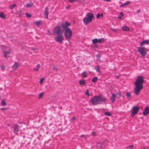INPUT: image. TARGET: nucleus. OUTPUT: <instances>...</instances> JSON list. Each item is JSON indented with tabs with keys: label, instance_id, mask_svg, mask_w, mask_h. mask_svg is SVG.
<instances>
[{
	"label": "nucleus",
	"instance_id": "f257e3e1",
	"mask_svg": "<svg viewBox=\"0 0 149 149\" xmlns=\"http://www.w3.org/2000/svg\"><path fill=\"white\" fill-rule=\"evenodd\" d=\"M144 80L143 77L140 76L137 77V78L134 83L135 86L134 90V94L138 95L140 91L143 88V84L144 82Z\"/></svg>",
	"mask_w": 149,
	"mask_h": 149
},
{
	"label": "nucleus",
	"instance_id": "f03ea898",
	"mask_svg": "<svg viewBox=\"0 0 149 149\" xmlns=\"http://www.w3.org/2000/svg\"><path fill=\"white\" fill-rule=\"evenodd\" d=\"M107 99L103 97L102 94L99 95L97 96H95L92 98L91 102L92 104L95 105L97 104H102L106 103Z\"/></svg>",
	"mask_w": 149,
	"mask_h": 149
},
{
	"label": "nucleus",
	"instance_id": "7ed1b4c3",
	"mask_svg": "<svg viewBox=\"0 0 149 149\" xmlns=\"http://www.w3.org/2000/svg\"><path fill=\"white\" fill-rule=\"evenodd\" d=\"M54 35L56 34V35L62 34L63 31L61 29V27L59 26H56L53 31Z\"/></svg>",
	"mask_w": 149,
	"mask_h": 149
},
{
	"label": "nucleus",
	"instance_id": "20e7f679",
	"mask_svg": "<svg viewBox=\"0 0 149 149\" xmlns=\"http://www.w3.org/2000/svg\"><path fill=\"white\" fill-rule=\"evenodd\" d=\"M138 51L140 54L141 56H144L146 54V52L147 49L144 47H139L138 48Z\"/></svg>",
	"mask_w": 149,
	"mask_h": 149
},
{
	"label": "nucleus",
	"instance_id": "39448f33",
	"mask_svg": "<svg viewBox=\"0 0 149 149\" xmlns=\"http://www.w3.org/2000/svg\"><path fill=\"white\" fill-rule=\"evenodd\" d=\"M64 35L66 39H70L72 36V31L70 29L65 30Z\"/></svg>",
	"mask_w": 149,
	"mask_h": 149
},
{
	"label": "nucleus",
	"instance_id": "423d86ee",
	"mask_svg": "<svg viewBox=\"0 0 149 149\" xmlns=\"http://www.w3.org/2000/svg\"><path fill=\"white\" fill-rule=\"evenodd\" d=\"M58 36L54 38V40L56 42L61 44H63V38L62 34L57 35Z\"/></svg>",
	"mask_w": 149,
	"mask_h": 149
},
{
	"label": "nucleus",
	"instance_id": "0eeeda50",
	"mask_svg": "<svg viewBox=\"0 0 149 149\" xmlns=\"http://www.w3.org/2000/svg\"><path fill=\"white\" fill-rule=\"evenodd\" d=\"M139 109L140 108L139 107L134 106L132 107V111L131 113V116L132 117H134L135 115L138 113Z\"/></svg>",
	"mask_w": 149,
	"mask_h": 149
},
{
	"label": "nucleus",
	"instance_id": "6e6552de",
	"mask_svg": "<svg viewBox=\"0 0 149 149\" xmlns=\"http://www.w3.org/2000/svg\"><path fill=\"white\" fill-rule=\"evenodd\" d=\"M70 25V24L68 22H66L65 23H62L61 24V26L63 30H66L70 29L68 27Z\"/></svg>",
	"mask_w": 149,
	"mask_h": 149
},
{
	"label": "nucleus",
	"instance_id": "1a4fd4ad",
	"mask_svg": "<svg viewBox=\"0 0 149 149\" xmlns=\"http://www.w3.org/2000/svg\"><path fill=\"white\" fill-rule=\"evenodd\" d=\"M98 149H104L105 148L104 141H103L97 143L96 145Z\"/></svg>",
	"mask_w": 149,
	"mask_h": 149
},
{
	"label": "nucleus",
	"instance_id": "9d476101",
	"mask_svg": "<svg viewBox=\"0 0 149 149\" xmlns=\"http://www.w3.org/2000/svg\"><path fill=\"white\" fill-rule=\"evenodd\" d=\"M13 128L14 133L15 134L17 135L18 134V132L19 130V126L17 124H16L14 125Z\"/></svg>",
	"mask_w": 149,
	"mask_h": 149
},
{
	"label": "nucleus",
	"instance_id": "9b49d317",
	"mask_svg": "<svg viewBox=\"0 0 149 149\" xmlns=\"http://www.w3.org/2000/svg\"><path fill=\"white\" fill-rule=\"evenodd\" d=\"M143 114L144 116H146L149 114V107H146L143 112Z\"/></svg>",
	"mask_w": 149,
	"mask_h": 149
},
{
	"label": "nucleus",
	"instance_id": "f8f14e48",
	"mask_svg": "<svg viewBox=\"0 0 149 149\" xmlns=\"http://www.w3.org/2000/svg\"><path fill=\"white\" fill-rule=\"evenodd\" d=\"M86 16L91 21L93 18L94 15L92 13H88L86 15Z\"/></svg>",
	"mask_w": 149,
	"mask_h": 149
},
{
	"label": "nucleus",
	"instance_id": "ddd939ff",
	"mask_svg": "<svg viewBox=\"0 0 149 149\" xmlns=\"http://www.w3.org/2000/svg\"><path fill=\"white\" fill-rule=\"evenodd\" d=\"M91 21L87 17H85L84 19L83 22L85 25H86L88 24L89 22Z\"/></svg>",
	"mask_w": 149,
	"mask_h": 149
},
{
	"label": "nucleus",
	"instance_id": "4468645a",
	"mask_svg": "<svg viewBox=\"0 0 149 149\" xmlns=\"http://www.w3.org/2000/svg\"><path fill=\"white\" fill-rule=\"evenodd\" d=\"M44 13L45 18L47 19L48 16V7H46L45 8Z\"/></svg>",
	"mask_w": 149,
	"mask_h": 149
},
{
	"label": "nucleus",
	"instance_id": "2eb2a0df",
	"mask_svg": "<svg viewBox=\"0 0 149 149\" xmlns=\"http://www.w3.org/2000/svg\"><path fill=\"white\" fill-rule=\"evenodd\" d=\"M121 29L124 31H128L130 30V28L127 26H123L121 27Z\"/></svg>",
	"mask_w": 149,
	"mask_h": 149
},
{
	"label": "nucleus",
	"instance_id": "dca6fc26",
	"mask_svg": "<svg viewBox=\"0 0 149 149\" xmlns=\"http://www.w3.org/2000/svg\"><path fill=\"white\" fill-rule=\"evenodd\" d=\"M19 66V64L17 62H15L14 64L12 66V67L14 70L16 69Z\"/></svg>",
	"mask_w": 149,
	"mask_h": 149
},
{
	"label": "nucleus",
	"instance_id": "f3484780",
	"mask_svg": "<svg viewBox=\"0 0 149 149\" xmlns=\"http://www.w3.org/2000/svg\"><path fill=\"white\" fill-rule=\"evenodd\" d=\"M10 50H9L7 51H5L4 52V55L5 58H7V54H10Z\"/></svg>",
	"mask_w": 149,
	"mask_h": 149
},
{
	"label": "nucleus",
	"instance_id": "a211bd4d",
	"mask_svg": "<svg viewBox=\"0 0 149 149\" xmlns=\"http://www.w3.org/2000/svg\"><path fill=\"white\" fill-rule=\"evenodd\" d=\"M116 96V95L114 93H112L111 98V100L112 102H113L115 101V97Z\"/></svg>",
	"mask_w": 149,
	"mask_h": 149
},
{
	"label": "nucleus",
	"instance_id": "6ab92c4d",
	"mask_svg": "<svg viewBox=\"0 0 149 149\" xmlns=\"http://www.w3.org/2000/svg\"><path fill=\"white\" fill-rule=\"evenodd\" d=\"M116 95V97L119 99L120 98V97H125L124 96H123L121 93L120 92L117 93Z\"/></svg>",
	"mask_w": 149,
	"mask_h": 149
},
{
	"label": "nucleus",
	"instance_id": "aec40b11",
	"mask_svg": "<svg viewBox=\"0 0 149 149\" xmlns=\"http://www.w3.org/2000/svg\"><path fill=\"white\" fill-rule=\"evenodd\" d=\"M85 81L84 80H80L79 81V84L81 85L84 86L85 85Z\"/></svg>",
	"mask_w": 149,
	"mask_h": 149
},
{
	"label": "nucleus",
	"instance_id": "412c9836",
	"mask_svg": "<svg viewBox=\"0 0 149 149\" xmlns=\"http://www.w3.org/2000/svg\"><path fill=\"white\" fill-rule=\"evenodd\" d=\"M33 3L32 2H31L30 3H27L25 5V6L27 8H29L30 7H31L32 6H33Z\"/></svg>",
	"mask_w": 149,
	"mask_h": 149
},
{
	"label": "nucleus",
	"instance_id": "4be33fe9",
	"mask_svg": "<svg viewBox=\"0 0 149 149\" xmlns=\"http://www.w3.org/2000/svg\"><path fill=\"white\" fill-rule=\"evenodd\" d=\"M130 3V1H126L125 3L120 5V7H123L124 6L127 5L129 4Z\"/></svg>",
	"mask_w": 149,
	"mask_h": 149
},
{
	"label": "nucleus",
	"instance_id": "5701e85b",
	"mask_svg": "<svg viewBox=\"0 0 149 149\" xmlns=\"http://www.w3.org/2000/svg\"><path fill=\"white\" fill-rule=\"evenodd\" d=\"M0 17L2 19H4L6 17V16L4 15L3 12H0Z\"/></svg>",
	"mask_w": 149,
	"mask_h": 149
},
{
	"label": "nucleus",
	"instance_id": "b1692460",
	"mask_svg": "<svg viewBox=\"0 0 149 149\" xmlns=\"http://www.w3.org/2000/svg\"><path fill=\"white\" fill-rule=\"evenodd\" d=\"M94 69L96 70L98 73H100L101 71L99 67L95 66L94 67Z\"/></svg>",
	"mask_w": 149,
	"mask_h": 149
},
{
	"label": "nucleus",
	"instance_id": "393cba45",
	"mask_svg": "<svg viewBox=\"0 0 149 149\" xmlns=\"http://www.w3.org/2000/svg\"><path fill=\"white\" fill-rule=\"evenodd\" d=\"M17 14L19 16H21L22 14V11L21 10L17 11L16 12Z\"/></svg>",
	"mask_w": 149,
	"mask_h": 149
},
{
	"label": "nucleus",
	"instance_id": "a878e982",
	"mask_svg": "<svg viewBox=\"0 0 149 149\" xmlns=\"http://www.w3.org/2000/svg\"><path fill=\"white\" fill-rule=\"evenodd\" d=\"M126 95L127 96V99L128 100L130 98V97L131 96V94L129 92H127L126 93Z\"/></svg>",
	"mask_w": 149,
	"mask_h": 149
},
{
	"label": "nucleus",
	"instance_id": "bb28decb",
	"mask_svg": "<svg viewBox=\"0 0 149 149\" xmlns=\"http://www.w3.org/2000/svg\"><path fill=\"white\" fill-rule=\"evenodd\" d=\"M104 39L103 38H101L99 39H98V43H100L102 42H104Z\"/></svg>",
	"mask_w": 149,
	"mask_h": 149
},
{
	"label": "nucleus",
	"instance_id": "cd10ccee",
	"mask_svg": "<svg viewBox=\"0 0 149 149\" xmlns=\"http://www.w3.org/2000/svg\"><path fill=\"white\" fill-rule=\"evenodd\" d=\"M92 42L94 44L98 43V39L97 38H95L92 40Z\"/></svg>",
	"mask_w": 149,
	"mask_h": 149
},
{
	"label": "nucleus",
	"instance_id": "c85d7f7f",
	"mask_svg": "<svg viewBox=\"0 0 149 149\" xmlns=\"http://www.w3.org/2000/svg\"><path fill=\"white\" fill-rule=\"evenodd\" d=\"M52 69L55 72H57L58 70V69L57 68L56 66L55 65H53Z\"/></svg>",
	"mask_w": 149,
	"mask_h": 149
},
{
	"label": "nucleus",
	"instance_id": "c756f323",
	"mask_svg": "<svg viewBox=\"0 0 149 149\" xmlns=\"http://www.w3.org/2000/svg\"><path fill=\"white\" fill-rule=\"evenodd\" d=\"M41 23V21H37L35 22L34 24L35 25H36L37 26H39L40 25Z\"/></svg>",
	"mask_w": 149,
	"mask_h": 149
},
{
	"label": "nucleus",
	"instance_id": "7c9ffc66",
	"mask_svg": "<svg viewBox=\"0 0 149 149\" xmlns=\"http://www.w3.org/2000/svg\"><path fill=\"white\" fill-rule=\"evenodd\" d=\"M104 114L108 116H110L111 115V113L109 112H106L104 113Z\"/></svg>",
	"mask_w": 149,
	"mask_h": 149
},
{
	"label": "nucleus",
	"instance_id": "2f4dec72",
	"mask_svg": "<svg viewBox=\"0 0 149 149\" xmlns=\"http://www.w3.org/2000/svg\"><path fill=\"white\" fill-rule=\"evenodd\" d=\"M1 104L3 106H5L6 105V102L3 99L2 100Z\"/></svg>",
	"mask_w": 149,
	"mask_h": 149
},
{
	"label": "nucleus",
	"instance_id": "473e14b6",
	"mask_svg": "<svg viewBox=\"0 0 149 149\" xmlns=\"http://www.w3.org/2000/svg\"><path fill=\"white\" fill-rule=\"evenodd\" d=\"M98 80V78L97 77H95V78L93 79L92 81L93 83L96 82Z\"/></svg>",
	"mask_w": 149,
	"mask_h": 149
},
{
	"label": "nucleus",
	"instance_id": "72a5a7b5",
	"mask_svg": "<svg viewBox=\"0 0 149 149\" xmlns=\"http://www.w3.org/2000/svg\"><path fill=\"white\" fill-rule=\"evenodd\" d=\"M82 77L83 78H86L87 76L85 72H83L81 74Z\"/></svg>",
	"mask_w": 149,
	"mask_h": 149
},
{
	"label": "nucleus",
	"instance_id": "f704fd0d",
	"mask_svg": "<svg viewBox=\"0 0 149 149\" xmlns=\"http://www.w3.org/2000/svg\"><path fill=\"white\" fill-rule=\"evenodd\" d=\"M16 6V4H14L11 5L10 7V9H13Z\"/></svg>",
	"mask_w": 149,
	"mask_h": 149
},
{
	"label": "nucleus",
	"instance_id": "c9c22d12",
	"mask_svg": "<svg viewBox=\"0 0 149 149\" xmlns=\"http://www.w3.org/2000/svg\"><path fill=\"white\" fill-rule=\"evenodd\" d=\"M143 42L144 44H149V40H144Z\"/></svg>",
	"mask_w": 149,
	"mask_h": 149
},
{
	"label": "nucleus",
	"instance_id": "e433bc0d",
	"mask_svg": "<svg viewBox=\"0 0 149 149\" xmlns=\"http://www.w3.org/2000/svg\"><path fill=\"white\" fill-rule=\"evenodd\" d=\"M44 94V93L42 92L40 93L39 95V99H41L43 95Z\"/></svg>",
	"mask_w": 149,
	"mask_h": 149
},
{
	"label": "nucleus",
	"instance_id": "4c0bfd02",
	"mask_svg": "<svg viewBox=\"0 0 149 149\" xmlns=\"http://www.w3.org/2000/svg\"><path fill=\"white\" fill-rule=\"evenodd\" d=\"M24 140L25 141H28L29 140V138H28L27 137L25 136L24 137Z\"/></svg>",
	"mask_w": 149,
	"mask_h": 149
},
{
	"label": "nucleus",
	"instance_id": "58836bf2",
	"mask_svg": "<svg viewBox=\"0 0 149 149\" xmlns=\"http://www.w3.org/2000/svg\"><path fill=\"white\" fill-rule=\"evenodd\" d=\"M123 14L122 12H120V15L118 17V19H121V17L123 16Z\"/></svg>",
	"mask_w": 149,
	"mask_h": 149
},
{
	"label": "nucleus",
	"instance_id": "ea45409f",
	"mask_svg": "<svg viewBox=\"0 0 149 149\" xmlns=\"http://www.w3.org/2000/svg\"><path fill=\"white\" fill-rule=\"evenodd\" d=\"M26 16L27 17L29 18V17H31V14H28L27 12L26 13Z\"/></svg>",
	"mask_w": 149,
	"mask_h": 149
},
{
	"label": "nucleus",
	"instance_id": "a19ab883",
	"mask_svg": "<svg viewBox=\"0 0 149 149\" xmlns=\"http://www.w3.org/2000/svg\"><path fill=\"white\" fill-rule=\"evenodd\" d=\"M85 94L88 96H90V95L89 92L88 90H87L86 92L85 93Z\"/></svg>",
	"mask_w": 149,
	"mask_h": 149
},
{
	"label": "nucleus",
	"instance_id": "79ce46f5",
	"mask_svg": "<svg viewBox=\"0 0 149 149\" xmlns=\"http://www.w3.org/2000/svg\"><path fill=\"white\" fill-rule=\"evenodd\" d=\"M44 80V78H42L40 81V84H41L42 83V82Z\"/></svg>",
	"mask_w": 149,
	"mask_h": 149
},
{
	"label": "nucleus",
	"instance_id": "37998d69",
	"mask_svg": "<svg viewBox=\"0 0 149 149\" xmlns=\"http://www.w3.org/2000/svg\"><path fill=\"white\" fill-rule=\"evenodd\" d=\"M133 145H130L127 147V148H130V149H132L133 148Z\"/></svg>",
	"mask_w": 149,
	"mask_h": 149
},
{
	"label": "nucleus",
	"instance_id": "c03bdc74",
	"mask_svg": "<svg viewBox=\"0 0 149 149\" xmlns=\"http://www.w3.org/2000/svg\"><path fill=\"white\" fill-rule=\"evenodd\" d=\"M1 69L3 70L5 68V66L3 65H1Z\"/></svg>",
	"mask_w": 149,
	"mask_h": 149
},
{
	"label": "nucleus",
	"instance_id": "a18cd8bd",
	"mask_svg": "<svg viewBox=\"0 0 149 149\" xmlns=\"http://www.w3.org/2000/svg\"><path fill=\"white\" fill-rule=\"evenodd\" d=\"M144 44L143 41L140 43V45L141 47H142Z\"/></svg>",
	"mask_w": 149,
	"mask_h": 149
},
{
	"label": "nucleus",
	"instance_id": "49530a36",
	"mask_svg": "<svg viewBox=\"0 0 149 149\" xmlns=\"http://www.w3.org/2000/svg\"><path fill=\"white\" fill-rule=\"evenodd\" d=\"M47 34L49 35H52V33L50 32L49 30H48L47 32Z\"/></svg>",
	"mask_w": 149,
	"mask_h": 149
},
{
	"label": "nucleus",
	"instance_id": "de8ad7c7",
	"mask_svg": "<svg viewBox=\"0 0 149 149\" xmlns=\"http://www.w3.org/2000/svg\"><path fill=\"white\" fill-rule=\"evenodd\" d=\"M100 17V14H98L97 15V19H99Z\"/></svg>",
	"mask_w": 149,
	"mask_h": 149
},
{
	"label": "nucleus",
	"instance_id": "09e8293b",
	"mask_svg": "<svg viewBox=\"0 0 149 149\" xmlns=\"http://www.w3.org/2000/svg\"><path fill=\"white\" fill-rule=\"evenodd\" d=\"M97 58L98 59H99L100 58V56L99 54L97 55Z\"/></svg>",
	"mask_w": 149,
	"mask_h": 149
},
{
	"label": "nucleus",
	"instance_id": "8fccbe9b",
	"mask_svg": "<svg viewBox=\"0 0 149 149\" xmlns=\"http://www.w3.org/2000/svg\"><path fill=\"white\" fill-rule=\"evenodd\" d=\"M36 67L38 68H40V65L39 64H38L37 65Z\"/></svg>",
	"mask_w": 149,
	"mask_h": 149
},
{
	"label": "nucleus",
	"instance_id": "3c124183",
	"mask_svg": "<svg viewBox=\"0 0 149 149\" xmlns=\"http://www.w3.org/2000/svg\"><path fill=\"white\" fill-rule=\"evenodd\" d=\"M70 2H73L76 1V0H68Z\"/></svg>",
	"mask_w": 149,
	"mask_h": 149
},
{
	"label": "nucleus",
	"instance_id": "603ef678",
	"mask_svg": "<svg viewBox=\"0 0 149 149\" xmlns=\"http://www.w3.org/2000/svg\"><path fill=\"white\" fill-rule=\"evenodd\" d=\"M31 50H36L37 49V48H33V47H31Z\"/></svg>",
	"mask_w": 149,
	"mask_h": 149
},
{
	"label": "nucleus",
	"instance_id": "864d4df0",
	"mask_svg": "<svg viewBox=\"0 0 149 149\" xmlns=\"http://www.w3.org/2000/svg\"><path fill=\"white\" fill-rule=\"evenodd\" d=\"M96 133L95 132H92V135L93 136H95L96 135Z\"/></svg>",
	"mask_w": 149,
	"mask_h": 149
},
{
	"label": "nucleus",
	"instance_id": "5fc2aeb1",
	"mask_svg": "<svg viewBox=\"0 0 149 149\" xmlns=\"http://www.w3.org/2000/svg\"><path fill=\"white\" fill-rule=\"evenodd\" d=\"M112 29V31H115V32H117V30H116V29Z\"/></svg>",
	"mask_w": 149,
	"mask_h": 149
},
{
	"label": "nucleus",
	"instance_id": "6e6d98bb",
	"mask_svg": "<svg viewBox=\"0 0 149 149\" xmlns=\"http://www.w3.org/2000/svg\"><path fill=\"white\" fill-rule=\"evenodd\" d=\"M70 8V6H67L66 7V8L67 9H69Z\"/></svg>",
	"mask_w": 149,
	"mask_h": 149
},
{
	"label": "nucleus",
	"instance_id": "4d7b16f0",
	"mask_svg": "<svg viewBox=\"0 0 149 149\" xmlns=\"http://www.w3.org/2000/svg\"><path fill=\"white\" fill-rule=\"evenodd\" d=\"M33 69H34V70L36 71H38V69H36V68H34Z\"/></svg>",
	"mask_w": 149,
	"mask_h": 149
},
{
	"label": "nucleus",
	"instance_id": "13d9d810",
	"mask_svg": "<svg viewBox=\"0 0 149 149\" xmlns=\"http://www.w3.org/2000/svg\"><path fill=\"white\" fill-rule=\"evenodd\" d=\"M116 77L117 79H118L120 78V76L119 75L116 76Z\"/></svg>",
	"mask_w": 149,
	"mask_h": 149
},
{
	"label": "nucleus",
	"instance_id": "bf43d9fd",
	"mask_svg": "<svg viewBox=\"0 0 149 149\" xmlns=\"http://www.w3.org/2000/svg\"><path fill=\"white\" fill-rule=\"evenodd\" d=\"M76 119V118L75 117H73L72 118V119L74 120Z\"/></svg>",
	"mask_w": 149,
	"mask_h": 149
},
{
	"label": "nucleus",
	"instance_id": "052dcab7",
	"mask_svg": "<svg viewBox=\"0 0 149 149\" xmlns=\"http://www.w3.org/2000/svg\"><path fill=\"white\" fill-rule=\"evenodd\" d=\"M105 1H107V2H109L111 1V0H104Z\"/></svg>",
	"mask_w": 149,
	"mask_h": 149
},
{
	"label": "nucleus",
	"instance_id": "680f3d73",
	"mask_svg": "<svg viewBox=\"0 0 149 149\" xmlns=\"http://www.w3.org/2000/svg\"><path fill=\"white\" fill-rule=\"evenodd\" d=\"M100 17H102L103 16V14L102 13L101 14H100Z\"/></svg>",
	"mask_w": 149,
	"mask_h": 149
},
{
	"label": "nucleus",
	"instance_id": "e2e57ef3",
	"mask_svg": "<svg viewBox=\"0 0 149 149\" xmlns=\"http://www.w3.org/2000/svg\"><path fill=\"white\" fill-rule=\"evenodd\" d=\"M6 109L5 108H1V109L3 110H4V109Z\"/></svg>",
	"mask_w": 149,
	"mask_h": 149
},
{
	"label": "nucleus",
	"instance_id": "0e129e2a",
	"mask_svg": "<svg viewBox=\"0 0 149 149\" xmlns=\"http://www.w3.org/2000/svg\"><path fill=\"white\" fill-rule=\"evenodd\" d=\"M140 12V11L139 10H138L137 11V13H139Z\"/></svg>",
	"mask_w": 149,
	"mask_h": 149
},
{
	"label": "nucleus",
	"instance_id": "69168bd1",
	"mask_svg": "<svg viewBox=\"0 0 149 149\" xmlns=\"http://www.w3.org/2000/svg\"><path fill=\"white\" fill-rule=\"evenodd\" d=\"M84 136V135H81V137H83V136Z\"/></svg>",
	"mask_w": 149,
	"mask_h": 149
},
{
	"label": "nucleus",
	"instance_id": "338daca9",
	"mask_svg": "<svg viewBox=\"0 0 149 149\" xmlns=\"http://www.w3.org/2000/svg\"><path fill=\"white\" fill-rule=\"evenodd\" d=\"M7 125H8V126H9L10 125V124H7Z\"/></svg>",
	"mask_w": 149,
	"mask_h": 149
},
{
	"label": "nucleus",
	"instance_id": "774afa93",
	"mask_svg": "<svg viewBox=\"0 0 149 149\" xmlns=\"http://www.w3.org/2000/svg\"><path fill=\"white\" fill-rule=\"evenodd\" d=\"M18 123H21V122H18Z\"/></svg>",
	"mask_w": 149,
	"mask_h": 149
}]
</instances>
